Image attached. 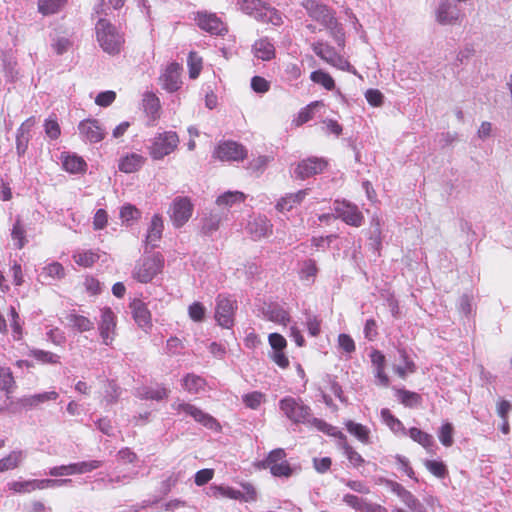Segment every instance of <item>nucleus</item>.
<instances>
[{"mask_svg":"<svg viewBox=\"0 0 512 512\" xmlns=\"http://www.w3.org/2000/svg\"><path fill=\"white\" fill-rule=\"evenodd\" d=\"M193 205L187 197H177L173 200L169 214L176 228L182 227L192 216Z\"/></svg>","mask_w":512,"mask_h":512,"instance_id":"9b49d317","label":"nucleus"},{"mask_svg":"<svg viewBox=\"0 0 512 512\" xmlns=\"http://www.w3.org/2000/svg\"><path fill=\"white\" fill-rule=\"evenodd\" d=\"M214 156L221 161H240L247 156V151L235 141H224L217 146Z\"/></svg>","mask_w":512,"mask_h":512,"instance_id":"2eb2a0df","label":"nucleus"},{"mask_svg":"<svg viewBox=\"0 0 512 512\" xmlns=\"http://www.w3.org/2000/svg\"><path fill=\"white\" fill-rule=\"evenodd\" d=\"M8 317L11 322V328L13 331L14 339L19 340L22 334V327L20 324V318L19 315L15 309V307L10 306L8 311Z\"/></svg>","mask_w":512,"mask_h":512,"instance_id":"13d9d810","label":"nucleus"},{"mask_svg":"<svg viewBox=\"0 0 512 512\" xmlns=\"http://www.w3.org/2000/svg\"><path fill=\"white\" fill-rule=\"evenodd\" d=\"M72 483V479H32L24 481H11L7 483L10 491L17 494H28L35 490H43L45 488H54L67 486Z\"/></svg>","mask_w":512,"mask_h":512,"instance_id":"0eeeda50","label":"nucleus"},{"mask_svg":"<svg viewBox=\"0 0 512 512\" xmlns=\"http://www.w3.org/2000/svg\"><path fill=\"white\" fill-rule=\"evenodd\" d=\"M181 66L178 63H171L167 66L161 76L163 88L169 92L177 91L181 86Z\"/></svg>","mask_w":512,"mask_h":512,"instance_id":"412c9836","label":"nucleus"},{"mask_svg":"<svg viewBox=\"0 0 512 512\" xmlns=\"http://www.w3.org/2000/svg\"><path fill=\"white\" fill-rule=\"evenodd\" d=\"M246 229L257 240L272 233V224L265 216H257L248 222Z\"/></svg>","mask_w":512,"mask_h":512,"instance_id":"4be33fe9","label":"nucleus"},{"mask_svg":"<svg viewBox=\"0 0 512 512\" xmlns=\"http://www.w3.org/2000/svg\"><path fill=\"white\" fill-rule=\"evenodd\" d=\"M146 162V158L138 153H130L119 160V170L124 173L138 171Z\"/></svg>","mask_w":512,"mask_h":512,"instance_id":"bb28decb","label":"nucleus"},{"mask_svg":"<svg viewBox=\"0 0 512 512\" xmlns=\"http://www.w3.org/2000/svg\"><path fill=\"white\" fill-rule=\"evenodd\" d=\"M264 394L258 391H254L243 396V402L248 408L257 409L264 401Z\"/></svg>","mask_w":512,"mask_h":512,"instance_id":"e2e57ef3","label":"nucleus"},{"mask_svg":"<svg viewBox=\"0 0 512 512\" xmlns=\"http://www.w3.org/2000/svg\"><path fill=\"white\" fill-rule=\"evenodd\" d=\"M96 39L102 50L110 55L120 53L124 44L123 34L106 19H99L95 25Z\"/></svg>","mask_w":512,"mask_h":512,"instance_id":"7ed1b4c3","label":"nucleus"},{"mask_svg":"<svg viewBox=\"0 0 512 512\" xmlns=\"http://www.w3.org/2000/svg\"><path fill=\"white\" fill-rule=\"evenodd\" d=\"M73 46V41L66 36H56L52 39L51 47L57 55H63Z\"/></svg>","mask_w":512,"mask_h":512,"instance_id":"3c124183","label":"nucleus"},{"mask_svg":"<svg viewBox=\"0 0 512 512\" xmlns=\"http://www.w3.org/2000/svg\"><path fill=\"white\" fill-rule=\"evenodd\" d=\"M347 431L356 437L361 443H370V429L360 423L349 420L345 423Z\"/></svg>","mask_w":512,"mask_h":512,"instance_id":"473e14b6","label":"nucleus"},{"mask_svg":"<svg viewBox=\"0 0 512 512\" xmlns=\"http://www.w3.org/2000/svg\"><path fill=\"white\" fill-rule=\"evenodd\" d=\"M139 475L138 469L135 467L129 468L127 470L120 469L117 471V474L114 476H109L107 479L101 478L98 481L105 483L106 486H121L126 485L136 479Z\"/></svg>","mask_w":512,"mask_h":512,"instance_id":"b1692460","label":"nucleus"},{"mask_svg":"<svg viewBox=\"0 0 512 512\" xmlns=\"http://www.w3.org/2000/svg\"><path fill=\"white\" fill-rule=\"evenodd\" d=\"M308 194L309 189H303L295 193L286 194L277 201L275 208L281 213L289 212L300 205Z\"/></svg>","mask_w":512,"mask_h":512,"instance_id":"5701e85b","label":"nucleus"},{"mask_svg":"<svg viewBox=\"0 0 512 512\" xmlns=\"http://www.w3.org/2000/svg\"><path fill=\"white\" fill-rule=\"evenodd\" d=\"M102 464L103 462L100 460L82 461L78 463H72L69 465L52 467L48 471V474L53 477L83 474L100 468Z\"/></svg>","mask_w":512,"mask_h":512,"instance_id":"9d476101","label":"nucleus"},{"mask_svg":"<svg viewBox=\"0 0 512 512\" xmlns=\"http://www.w3.org/2000/svg\"><path fill=\"white\" fill-rule=\"evenodd\" d=\"M235 301L219 295L216 300L215 319L224 328H231L234 324Z\"/></svg>","mask_w":512,"mask_h":512,"instance_id":"f8f14e48","label":"nucleus"},{"mask_svg":"<svg viewBox=\"0 0 512 512\" xmlns=\"http://www.w3.org/2000/svg\"><path fill=\"white\" fill-rule=\"evenodd\" d=\"M311 47L314 53L328 64L336 53L332 46L323 41L315 42Z\"/></svg>","mask_w":512,"mask_h":512,"instance_id":"a19ab883","label":"nucleus"},{"mask_svg":"<svg viewBox=\"0 0 512 512\" xmlns=\"http://www.w3.org/2000/svg\"><path fill=\"white\" fill-rule=\"evenodd\" d=\"M454 427L452 423L445 421L439 428L437 435L440 443L445 447H451L454 443L453 440Z\"/></svg>","mask_w":512,"mask_h":512,"instance_id":"79ce46f5","label":"nucleus"},{"mask_svg":"<svg viewBox=\"0 0 512 512\" xmlns=\"http://www.w3.org/2000/svg\"><path fill=\"white\" fill-rule=\"evenodd\" d=\"M461 11L450 0H441L436 10V20L441 25H451L458 21Z\"/></svg>","mask_w":512,"mask_h":512,"instance_id":"a211bd4d","label":"nucleus"},{"mask_svg":"<svg viewBox=\"0 0 512 512\" xmlns=\"http://www.w3.org/2000/svg\"><path fill=\"white\" fill-rule=\"evenodd\" d=\"M11 237L14 241H16L15 245L18 249H22L27 242L26 230L19 218L16 219V221L13 225V228L11 231Z\"/></svg>","mask_w":512,"mask_h":512,"instance_id":"09e8293b","label":"nucleus"},{"mask_svg":"<svg viewBox=\"0 0 512 512\" xmlns=\"http://www.w3.org/2000/svg\"><path fill=\"white\" fill-rule=\"evenodd\" d=\"M42 275L51 279H61L65 276V271L60 263L53 262L43 268Z\"/></svg>","mask_w":512,"mask_h":512,"instance_id":"4d7b16f0","label":"nucleus"},{"mask_svg":"<svg viewBox=\"0 0 512 512\" xmlns=\"http://www.w3.org/2000/svg\"><path fill=\"white\" fill-rule=\"evenodd\" d=\"M311 81L323 86L327 90H332L335 87L333 78L323 70L313 71L310 75Z\"/></svg>","mask_w":512,"mask_h":512,"instance_id":"de8ad7c7","label":"nucleus"},{"mask_svg":"<svg viewBox=\"0 0 512 512\" xmlns=\"http://www.w3.org/2000/svg\"><path fill=\"white\" fill-rule=\"evenodd\" d=\"M263 314L266 319L278 324L286 325L290 321L288 312L278 304L268 305Z\"/></svg>","mask_w":512,"mask_h":512,"instance_id":"7c9ffc66","label":"nucleus"},{"mask_svg":"<svg viewBox=\"0 0 512 512\" xmlns=\"http://www.w3.org/2000/svg\"><path fill=\"white\" fill-rule=\"evenodd\" d=\"M397 397L407 407L417 406L421 401L419 394L404 389L397 390Z\"/></svg>","mask_w":512,"mask_h":512,"instance_id":"5fc2aeb1","label":"nucleus"},{"mask_svg":"<svg viewBox=\"0 0 512 512\" xmlns=\"http://www.w3.org/2000/svg\"><path fill=\"white\" fill-rule=\"evenodd\" d=\"M425 467L430 473L438 478H444L447 475V468L441 461L426 460Z\"/></svg>","mask_w":512,"mask_h":512,"instance_id":"052dcab7","label":"nucleus"},{"mask_svg":"<svg viewBox=\"0 0 512 512\" xmlns=\"http://www.w3.org/2000/svg\"><path fill=\"white\" fill-rule=\"evenodd\" d=\"M164 267V258L160 253L143 256L132 271V277L140 283L150 282Z\"/></svg>","mask_w":512,"mask_h":512,"instance_id":"39448f33","label":"nucleus"},{"mask_svg":"<svg viewBox=\"0 0 512 512\" xmlns=\"http://www.w3.org/2000/svg\"><path fill=\"white\" fill-rule=\"evenodd\" d=\"M81 138L89 143H98L105 137V129L96 119L82 120L78 125Z\"/></svg>","mask_w":512,"mask_h":512,"instance_id":"dca6fc26","label":"nucleus"},{"mask_svg":"<svg viewBox=\"0 0 512 512\" xmlns=\"http://www.w3.org/2000/svg\"><path fill=\"white\" fill-rule=\"evenodd\" d=\"M63 168L70 173H80L85 170L86 163L82 157L75 154H67L62 157Z\"/></svg>","mask_w":512,"mask_h":512,"instance_id":"f704fd0d","label":"nucleus"},{"mask_svg":"<svg viewBox=\"0 0 512 512\" xmlns=\"http://www.w3.org/2000/svg\"><path fill=\"white\" fill-rule=\"evenodd\" d=\"M321 320L312 314H306V327L309 334L313 337L318 336L320 333Z\"/></svg>","mask_w":512,"mask_h":512,"instance_id":"774afa93","label":"nucleus"},{"mask_svg":"<svg viewBox=\"0 0 512 512\" xmlns=\"http://www.w3.org/2000/svg\"><path fill=\"white\" fill-rule=\"evenodd\" d=\"M14 387L15 381L12 371L8 367L0 366V390L10 394L13 392Z\"/></svg>","mask_w":512,"mask_h":512,"instance_id":"37998d69","label":"nucleus"},{"mask_svg":"<svg viewBox=\"0 0 512 512\" xmlns=\"http://www.w3.org/2000/svg\"><path fill=\"white\" fill-rule=\"evenodd\" d=\"M73 259L79 266L91 267L99 259V256L91 250H86L75 252Z\"/></svg>","mask_w":512,"mask_h":512,"instance_id":"c03bdc74","label":"nucleus"},{"mask_svg":"<svg viewBox=\"0 0 512 512\" xmlns=\"http://www.w3.org/2000/svg\"><path fill=\"white\" fill-rule=\"evenodd\" d=\"M189 76L195 79L199 76L202 69V60L195 52H190L188 57Z\"/></svg>","mask_w":512,"mask_h":512,"instance_id":"680f3d73","label":"nucleus"},{"mask_svg":"<svg viewBox=\"0 0 512 512\" xmlns=\"http://www.w3.org/2000/svg\"><path fill=\"white\" fill-rule=\"evenodd\" d=\"M130 309L138 327L144 331H148L152 327V319L147 305L140 299H134L130 303Z\"/></svg>","mask_w":512,"mask_h":512,"instance_id":"6ab92c4d","label":"nucleus"},{"mask_svg":"<svg viewBox=\"0 0 512 512\" xmlns=\"http://www.w3.org/2000/svg\"><path fill=\"white\" fill-rule=\"evenodd\" d=\"M26 458L23 450H14L0 460V473L17 468Z\"/></svg>","mask_w":512,"mask_h":512,"instance_id":"2f4dec72","label":"nucleus"},{"mask_svg":"<svg viewBox=\"0 0 512 512\" xmlns=\"http://www.w3.org/2000/svg\"><path fill=\"white\" fill-rule=\"evenodd\" d=\"M269 344L273 350L270 354L271 359L280 367L287 368L289 366V359L284 353L287 346L286 339L278 333H271L268 337Z\"/></svg>","mask_w":512,"mask_h":512,"instance_id":"f3484780","label":"nucleus"},{"mask_svg":"<svg viewBox=\"0 0 512 512\" xmlns=\"http://www.w3.org/2000/svg\"><path fill=\"white\" fill-rule=\"evenodd\" d=\"M407 435H409V437L413 441L419 443L424 448H429L433 445V437L430 434H428L418 428H415V427L410 428L407 431Z\"/></svg>","mask_w":512,"mask_h":512,"instance_id":"a18cd8bd","label":"nucleus"},{"mask_svg":"<svg viewBox=\"0 0 512 512\" xmlns=\"http://www.w3.org/2000/svg\"><path fill=\"white\" fill-rule=\"evenodd\" d=\"M143 109L146 115L155 122L160 117V100L152 92H146L142 99Z\"/></svg>","mask_w":512,"mask_h":512,"instance_id":"cd10ccee","label":"nucleus"},{"mask_svg":"<svg viewBox=\"0 0 512 512\" xmlns=\"http://www.w3.org/2000/svg\"><path fill=\"white\" fill-rule=\"evenodd\" d=\"M98 330L102 342L109 346L112 344L116 334V316L109 307L101 309L100 321L98 323Z\"/></svg>","mask_w":512,"mask_h":512,"instance_id":"4468645a","label":"nucleus"},{"mask_svg":"<svg viewBox=\"0 0 512 512\" xmlns=\"http://www.w3.org/2000/svg\"><path fill=\"white\" fill-rule=\"evenodd\" d=\"M221 221L222 217L219 214L211 213L203 219L202 233L205 235H211L218 230Z\"/></svg>","mask_w":512,"mask_h":512,"instance_id":"603ef678","label":"nucleus"},{"mask_svg":"<svg viewBox=\"0 0 512 512\" xmlns=\"http://www.w3.org/2000/svg\"><path fill=\"white\" fill-rule=\"evenodd\" d=\"M334 436H338L341 440H343V443L341 444V447L343 449L344 455L347 457L350 464H352L354 467L361 466L365 460L363 457L354 450L352 446H350L346 441V437L342 432H338L337 434L333 431Z\"/></svg>","mask_w":512,"mask_h":512,"instance_id":"72a5a7b5","label":"nucleus"},{"mask_svg":"<svg viewBox=\"0 0 512 512\" xmlns=\"http://www.w3.org/2000/svg\"><path fill=\"white\" fill-rule=\"evenodd\" d=\"M67 321L69 325L76 329L78 332H86L94 328L93 321L83 315H78L76 313H70L67 315Z\"/></svg>","mask_w":512,"mask_h":512,"instance_id":"c9c22d12","label":"nucleus"},{"mask_svg":"<svg viewBox=\"0 0 512 512\" xmlns=\"http://www.w3.org/2000/svg\"><path fill=\"white\" fill-rule=\"evenodd\" d=\"M179 137L175 131H164L156 134L148 147L149 154L154 160H161L176 150Z\"/></svg>","mask_w":512,"mask_h":512,"instance_id":"423d86ee","label":"nucleus"},{"mask_svg":"<svg viewBox=\"0 0 512 512\" xmlns=\"http://www.w3.org/2000/svg\"><path fill=\"white\" fill-rule=\"evenodd\" d=\"M140 397L144 399H152V400H163L168 396V390L160 385H156L155 387H145L140 392Z\"/></svg>","mask_w":512,"mask_h":512,"instance_id":"49530a36","label":"nucleus"},{"mask_svg":"<svg viewBox=\"0 0 512 512\" xmlns=\"http://www.w3.org/2000/svg\"><path fill=\"white\" fill-rule=\"evenodd\" d=\"M333 210L335 218H340L347 225L360 227L364 222V216L358 206L349 201H335Z\"/></svg>","mask_w":512,"mask_h":512,"instance_id":"1a4fd4ad","label":"nucleus"},{"mask_svg":"<svg viewBox=\"0 0 512 512\" xmlns=\"http://www.w3.org/2000/svg\"><path fill=\"white\" fill-rule=\"evenodd\" d=\"M116 460L119 465L123 466L127 464H134L138 460V457L130 448L125 447L118 451Z\"/></svg>","mask_w":512,"mask_h":512,"instance_id":"bf43d9fd","label":"nucleus"},{"mask_svg":"<svg viewBox=\"0 0 512 512\" xmlns=\"http://www.w3.org/2000/svg\"><path fill=\"white\" fill-rule=\"evenodd\" d=\"M236 6L257 21L271 23L275 26L283 23L281 13L262 0H237Z\"/></svg>","mask_w":512,"mask_h":512,"instance_id":"20e7f679","label":"nucleus"},{"mask_svg":"<svg viewBox=\"0 0 512 512\" xmlns=\"http://www.w3.org/2000/svg\"><path fill=\"white\" fill-rule=\"evenodd\" d=\"M206 309L200 302L192 303L188 308L189 317L195 321L200 322L204 319Z\"/></svg>","mask_w":512,"mask_h":512,"instance_id":"338daca9","label":"nucleus"},{"mask_svg":"<svg viewBox=\"0 0 512 512\" xmlns=\"http://www.w3.org/2000/svg\"><path fill=\"white\" fill-rule=\"evenodd\" d=\"M196 20L202 30L211 34L222 35L227 31L225 24L215 14L198 13Z\"/></svg>","mask_w":512,"mask_h":512,"instance_id":"aec40b11","label":"nucleus"},{"mask_svg":"<svg viewBox=\"0 0 512 512\" xmlns=\"http://www.w3.org/2000/svg\"><path fill=\"white\" fill-rule=\"evenodd\" d=\"M323 106L321 101H314L308 104L306 107L301 109L297 117L293 120L296 126H301L304 123L310 121L314 117V111L317 107Z\"/></svg>","mask_w":512,"mask_h":512,"instance_id":"58836bf2","label":"nucleus"},{"mask_svg":"<svg viewBox=\"0 0 512 512\" xmlns=\"http://www.w3.org/2000/svg\"><path fill=\"white\" fill-rule=\"evenodd\" d=\"M67 0H39L38 10L43 15H51L59 12Z\"/></svg>","mask_w":512,"mask_h":512,"instance_id":"ea45409f","label":"nucleus"},{"mask_svg":"<svg viewBox=\"0 0 512 512\" xmlns=\"http://www.w3.org/2000/svg\"><path fill=\"white\" fill-rule=\"evenodd\" d=\"M279 408L295 424H306L328 435H334L335 428L325 421L313 417L311 408L299 397H284L279 401Z\"/></svg>","mask_w":512,"mask_h":512,"instance_id":"f257e3e1","label":"nucleus"},{"mask_svg":"<svg viewBox=\"0 0 512 512\" xmlns=\"http://www.w3.org/2000/svg\"><path fill=\"white\" fill-rule=\"evenodd\" d=\"M140 215V211L131 204L124 205L120 210V218L123 222L137 220L140 217Z\"/></svg>","mask_w":512,"mask_h":512,"instance_id":"0e129e2a","label":"nucleus"},{"mask_svg":"<svg viewBox=\"0 0 512 512\" xmlns=\"http://www.w3.org/2000/svg\"><path fill=\"white\" fill-rule=\"evenodd\" d=\"M398 352L402 364L394 366V371L398 374L399 377L404 379L407 376V374L415 372L416 366L414 362L409 359L404 349H399Z\"/></svg>","mask_w":512,"mask_h":512,"instance_id":"e433bc0d","label":"nucleus"},{"mask_svg":"<svg viewBox=\"0 0 512 512\" xmlns=\"http://www.w3.org/2000/svg\"><path fill=\"white\" fill-rule=\"evenodd\" d=\"M382 421L394 432L407 435V431L402 422L396 418L389 409L384 408L381 410Z\"/></svg>","mask_w":512,"mask_h":512,"instance_id":"4c0bfd02","label":"nucleus"},{"mask_svg":"<svg viewBox=\"0 0 512 512\" xmlns=\"http://www.w3.org/2000/svg\"><path fill=\"white\" fill-rule=\"evenodd\" d=\"M327 166V162L323 158L310 157L300 161L294 168L293 175L295 178L305 180L309 177L321 173Z\"/></svg>","mask_w":512,"mask_h":512,"instance_id":"ddd939ff","label":"nucleus"},{"mask_svg":"<svg viewBox=\"0 0 512 512\" xmlns=\"http://www.w3.org/2000/svg\"><path fill=\"white\" fill-rule=\"evenodd\" d=\"M206 380L199 375L188 373L182 379V387L190 394H199L206 389Z\"/></svg>","mask_w":512,"mask_h":512,"instance_id":"c756f323","label":"nucleus"},{"mask_svg":"<svg viewBox=\"0 0 512 512\" xmlns=\"http://www.w3.org/2000/svg\"><path fill=\"white\" fill-rule=\"evenodd\" d=\"M302 7L306 10L309 17L318 22L328 30L329 35L334 39L339 47L345 45V32L341 23L335 17V12L327 5L316 0H304Z\"/></svg>","mask_w":512,"mask_h":512,"instance_id":"f03ea898","label":"nucleus"},{"mask_svg":"<svg viewBox=\"0 0 512 512\" xmlns=\"http://www.w3.org/2000/svg\"><path fill=\"white\" fill-rule=\"evenodd\" d=\"M272 475L277 477H288L291 475L292 470L287 461H282L268 467Z\"/></svg>","mask_w":512,"mask_h":512,"instance_id":"69168bd1","label":"nucleus"},{"mask_svg":"<svg viewBox=\"0 0 512 512\" xmlns=\"http://www.w3.org/2000/svg\"><path fill=\"white\" fill-rule=\"evenodd\" d=\"M252 51L256 58L263 61H269L275 56L274 45L268 38H261L257 40L252 47Z\"/></svg>","mask_w":512,"mask_h":512,"instance_id":"c85d7f7f","label":"nucleus"},{"mask_svg":"<svg viewBox=\"0 0 512 512\" xmlns=\"http://www.w3.org/2000/svg\"><path fill=\"white\" fill-rule=\"evenodd\" d=\"M400 499L412 512H427L424 505L410 491L403 493Z\"/></svg>","mask_w":512,"mask_h":512,"instance_id":"6e6d98bb","label":"nucleus"},{"mask_svg":"<svg viewBox=\"0 0 512 512\" xmlns=\"http://www.w3.org/2000/svg\"><path fill=\"white\" fill-rule=\"evenodd\" d=\"M246 195L241 191H226L219 195L215 201L216 205L222 209H230L244 203Z\"/></svg>","mask_w":512,"mask_h":512,"instance_id":"393cba45","label":"nucleus"},{"mask_svg":"<svg viewBox=\"0 0 512 512\" xmlns=\"http://www.w3.org/2000/svg\"><path fill=\"white\" fill-rule=\"evenodd\" d=\"M31 120H27L23 123L17 132L16 138V150L19 156L23 155L27 149L28 138L25 133L28 132L30 125L28 124Z\"/></svg>","mask_w":512,"mask_h":512,"instance_id":"864d4df0","label":"nucleus"},{"mask_svg":"<svg viewBox=\"0 0 512 512\" xmlns=\"http://www.w3.org/2000/svg\"><path fill=\"white\" fill-rule=\"evenodd\" d=\"M163 229L164 225L162 217L158 214H155L152 217L150 225L147 230V235L145 239L146 245H149L152 248L156 247L157 243L162 237Z\"/></svg>","mask_w":512,"mask_h":512,"instance_id":"a878e982","label":"nucleus"},{"mask_svg":"<svg viewBox=\"0 0 512 512\" xmlns=\"http://www.w3.org/2000/svg\"><path fill=\"white\" fill-rule=\"evenodd\" d=\"M172 408L176 410L178 413H184L188 416H191L196 422L200 423L204 427L218 431L220 429V424L218 421L212 417L210 414L205 413L198 407L184 402H174L172 404Z\"/></svg>","mask_w":512,"mask_h":512,"instance_id":"6e6552de","label":"nucleus"},{"mask_svg":"<svg viewBox=\"0 0 512 512\" xmlns=\"http://www.w3.org/2000/svg\"><path fill=\"white\" fill-rule=\"evenodd\" d=\"M318 273L316 262L312 259H308L303 262L300 269V278L309 283L314 282V279Z\"/></svg>","mask_w":512,"mask_h":512,"instance_id":"8fccbe9b","label":"nucleus"}]
</instances>
